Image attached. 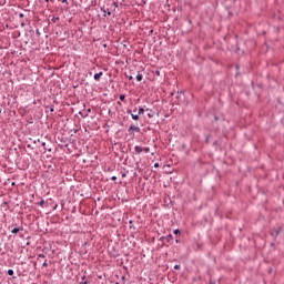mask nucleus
Segmentation results:
<instances>
[{
    "label": "nucleus",
    "instance_id": "f257e3e1",
    "mask_svg": "<svg viewBox=\"0 0 284 284\" xmlns=\"http://www.w3.org/2000/svg\"><path fill=\"white\" fill-rule=\"evenodd\" d=\"M101 12H103V17H112V12L106 11V10H105V7H102V8H101Z\"/></svg>",
    "mask_w": 284,
    "mask_h": 284
},
{
    "label": "nucleus",
    "instance_id": "f03ea898",
    "mask_svg": "<svg viewBox=\"0 0 284 284\" xmlns=\"http://www.w3.org/2000/svg\"><path fill=\"white\" fill-rule=\"evenodd\" d=\"M102 77H103V72H99L93 75V79L94 81H100Z\"/></svg>",
    "mask_w": 284,
    "mask_h": 284
},
{
    "label": "nucleus",
    "instance_id": "7ed1b4c3",
    "mask_svg": "<svg viewBox=\"0 0 284 284\" xmlns=\"http://www.w3.org/2000/svg\"><path fill=\"white\" fill-rule=\"evenodd\" d=\"M129 130L132 131V132H141V129L139 126H136V125H131L129 128Z\"/></svg>",
    "mask_w": 284,
    "mask_h": 284
},
{
    "label": "nucleus",
    "instance_id": "20e7f679",
    "mask_svg": "<svg viewBox=\"0 0 284 284\" xmlns=\"http://www.w3.org/2000/svg\"><path fill=\"white\" fill-rule=\"evenodd\" d=\"M134 150H135V153H136V154H141V152H143V148H142V146H139V145H136V146L134 148Z\"/></svg>",
    "mask_w": 284,
    "mask_h": 284
},
{
    "label": "nucleus",
    "instance_id": "39448f33",
    "mask_svg": "<svg viewBox=\"0 0 284 284\" xmlns=\"http://www.w3.org/2000/svg\"><path fill=\"white\" fill-rule=\"evenodd\" d=\"M136 81H143V74H141L140 72H138Z\"/></svg>",
    "mask_w": 284,
    "mask_h": 284
},
{
    "label": "nucleus",
    "instance_id": "423d86ee",
    "mask_svg": "<svg viewBox=\"0 0 284 284\" xmlns=\"http://www.w3.org/2000/svg\"><path fill=\"white\" fill-rule=\"evenodd\" d=\"M133 121H139V114L131 113Z\"/></svg>",
    "mask_w": 284,
    "mask_h": 284
},
{
    "label": "nucleus",
    "instance_id": "0eeeda50",
    "mask_svg": "<svg viewBox=\"0 0 284 284\" xmlns=\"http://www.w3.org/2000/svg\"><path fill=\"white\" fill-rule=\"evenodd\" d=\"M278 234H281V227L276 229V230L273 232V235H275V236H278Z\"/></svg>",
    "mask_w": 284,
    "mask_h": 284
},
{
    "label": "nucleus",
    "instance_id": "6e6552de",
    "mask_svg": "<svg viewBox=\"0 0 284 284\" xmlns=\"http://www.w3.org/2000/svg\"><path fill=\"white\" fill-rule=\"evenodd\" d=\"M12 234H19V227H14L12 231H11Z\"/></svg>",
    "mask_w": 284,
    "mask_h": 284
},
{
    "label": "nucleus",
    "instance_id": "1a4fd4ad",
    "mask_svg": "<svg viewBox=\"0 0 284 284\" xmlns=\"http://www.w3.org/2000/svg\"><path fill=\"white\" fill-rule=\"evenodd\" d=\"M142 152H145V154H148L150 152V148H142Z\"/></svg>",
    "mask_w": 284,
    "mask_h": 284
},
{
    "label": "nucleus",
    "instance_id": "9d476101",
    "mask_svg": "<svg viewBox=\"0 0 284 284\" xmlns=\"http://www.w3.org/2000/svg\"><path fill=\"white\" fill-rule=\"evenodd\" d=\"M8 275L9 276H13L14 275V271L13 270H8Z\"/></svg>",
    "mask_w": 284,
    "mask_h": 284
},
{
    "label": "nucleus",
    "instance_id": "9b49d317",
    "mask_svg": "<svg viewBox=\"0 0 284 284\" xmlns=\"http://www.w3.org/2000/svg\"><path fill=\"white\" fill-rule=\"evenodd\" d=\"M149 119H152L154 116V113H152V110H150V113H148Z\"/></svg>",
    "mask_w": 284,
    "mask_h": 284
},
{
    "label": "nucleus",
    "instance_id": "f8f14e48",
    "mask_svg": "<svg viewBox=\"0 0 284 284\" xmlns=\"http://www.w3.org/2000/svg\"><path fill=\"white\" fill-rule=\"evenodd\" d=\"M143 112H144L143 108H140V109H139V112H138V115L143 114Z\"/></svg>",
    "mask_w": 284,
    "mask_h": 284
},
{
    "label": "nucleus",
    "instance_id": "ddd939ff",
    "mask_svg": "<svg viewBox=\"0 0 284 284\" xmlns=\"http://www.w3.org/2000/svg\"><path fill=\"white\" fill-rule=\"evenodd\" d=\"M120 101H125V95L124 94L120 95Z\"/></svg>",
    "mask_w": 284,
    "mask_h": 284
},
{
    "label": "nucleus",
    "instance_id": "4468645a",
    "mask_svg": "<svg viewBox=\"0 0 284 284\" xmlns=\"http://www.w3.org/2000/svg\"><path fill=\"white\" fill-rule=\"evenodd\" d=\"M113 6H114L115 8H119V4H118L116 2H113Z\"/></svg>",
    "mask_w": 284,
    "mask_h": 284
},
{
    "label": "nucleus",
    "instance_id": "2eb2a0df",
    "mask_svg": "<svg viewBox=\"0 0 284 284\" xmlns=\"http://www.w3.org/2000/svg\"><path fill=\"white\" fill-rule=\"evenodd\" d=\"M111 181H116V176H112V178H111Z\"/></svg>",
    "mask_w": 284,
    "mask_h": 284
},
{
    "label": "nucleus",
    "instance_id": "dca6fc26",
    "mask_svg": "<svg viewBox=\"0 0 284 284\" xmlns=\"http://www.w3.org/2000/svg\"><path fill=\"white\" fill-rule=\"evenodd\" d=\"M174 234H179V229L174 230Z\"/></svg>",
    "mask_w": 284,
    "mask_h": 284
},
{
    "label": "nucleus",
    "instance_id": "f3484780",
    "mask_svg": "<svg viewBox=\"0 0 284 284\" xmlns=\"http://www.w3.org/2000/svg\"><path fill=\"white\" fill-rule=\"evenodd\" d=\"M132 79H134V77L130 75V77H129V80L132 81Z\"/></svg>",
    "mask_w": 284,
    "mask_h": 284
},
{
    "label": "nucleus",
    "instance_id": "a211bd4d",
    "mask_svg": "<svg viewBox=\"0 0 284 284\" xmlns=\"http://www.w3.org/2000/svg\"><path fill=\"white\" fill-rule=\"evenodd\" d=\"M62 3H68V0H62Z\"/></svg>",
    "mask_w": 284,
    "mask_h": 284
},
{
    "label": "nucleus",
    "instance_id": "6ab92c4d",
    "mask_svg": "<svg viewBox=\"0 0 284 284\" xmlns=\"http://www.w3.org/2000/svg\"><path fill=\"white\" fill-rule=\"evenodd\" d=\"M154 168H159V163H155V164H154Z\"/></svg>",
    "mask_w": 284,
    "mask_h": 284
},
{
    "label": "nucleus",
    "instance_id": "aec40b11",
    "mask_svg": "<svg viewBox=\"0 0 284 284\" xmlns=\"http://www.w3.org/2000/svg\"><path fill=\"white\" fill-rule=\"evenodd\" d=\"M174 270H179V265H175V266H174Z\"/></svg>",
    "mask_w": 284,
    "mask_h": 284
},
{
    "label": "nucleus",
    "instance_id": "412c9836",
    "mask_svg": "<svg viewBox=\"0 0 284 284\" xmlns=\"http://www.w3.org/2000/svg\"><path fill=\"white\" fill-rule=\"evenodd\" d=\"M59 20V18H54V21Z\"/></svg>",
    "mask_w": 284,
    "mask_h": 284
},
{
    "label": "nucleus",
    "instance_id": "4be33fe9",
    "mask_svg": "<svg viewBox=\"0 0 284 284\" xmlns=\"http://www.w3.org/2000/svg\"><path fill=\"white\" fill-rule=\"evenodd\" d=\"M59 20V18H54V21Z\"/></svg>",
    "mask_w": 284,
    "mask_h": 284
},
{
    "label": "nucleus",
    "instance_id": "5701e85b",
    "mask_svg": "<svg viewBox=\"0 0 284 284\" xmlns=\"http://www.w3.org/2000/svg\"><path fill=\"white\" fill-rule=\"evenodd\" d=\"M156 74L159 75V74H160V72H159V71H156Z\"/></svg>",
    "mask_w": 284,
    "mask_h": 284
}]
</instances>
